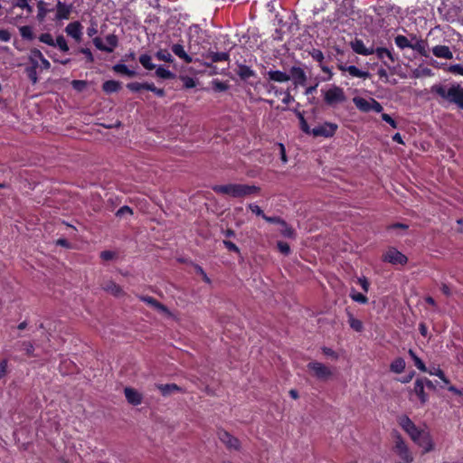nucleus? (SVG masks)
<instances>
[{
	"label": "nucleus",
	"mask_w": 463,
	"mask_h": 463,
	"mask_svg": "<svg viewBox=\"0 0 463 463\" xmlns=\"http://www.w3.org/2000/svg\"><path fill=\"white\" fill-rule=\"evenodd\" d=\"M37 8H38L37 19L40 22H43L44 20V18L46 17L47 14L49 13V10L46 9L45 3L43 0H41L37 3Z\"/></svg>",
	"instance_id": "nucleus-43"
},
{
	"label": "nucleus",
	"mask_w": 463,
	"mask_h": 463,
	"mask_svg": "<svg viewBox=\"0 0 463 463\" xmlns=\"http://www.w3.org/2000/svg\"><path fill=\"white\" fill-rule=\"evenodd\" d=\"M350 298L358 303L366 304L368 302V298L362 293L356 292L354 288L350 292Z\"/></svg>",
	"instance_id": "nucleus-44"
},
{
	"label": "nucleus",
	"mask_w": 463,
	"mask_h": 463,
	"mask_svg": "<svg viewBox=\"0 0 463 463\" xmlns=\"http://www.w3.org/2000/svg\"><path fill=\"white\" fill-rule=\"evenodd\" d=\"M155 57L165 62H173L174 59L171 53L167 50H159L156 52Z\"/></svg>",
	"instance_id": "nucleus-39"
},
{
	"label": "nucleus",
	"mask_w": 463,
	"mask_h": 463,
	"mask_svg": "<svg viewBox=\"0 0 463 463\" xmlns=\"http://www.w3.org/2000/svg\"><path fill=\"white\" fill-rule=\"evenodd\" d=\"M358 283L364 292L369 290V282L365 278H359Z\"/></svg>",
	"instance_id": "nucleus-64"
},
{
	"label": "nucleus",
	"mask_w": 463,
	"mask_h": 463,
	"mask_svg": "<svg viewBox=\"0 0 463 463\" xmlns=\"http://www.w3.org/2000/svg\"><path fill=\"white\" fill-rule=\"evenodd\" d=\"M55 42V46L59 47V49L62 52H68L69 51V46L67 44V42L65 40V38L62 36V35H59L56 40H54Z\"/></svg>",
	"instance_id": "nucleus-47"
},
{
	"label": "nucleus",
	"mask_w": 463,
	"mask_h": 463,
	"mask_svg": "<svg viewBox=\"0 0 463 463\" xmlns=\"http://www.w3.org/2000/svg\"><path fill=\"white\" fill-rule=\"evenodd\" d=\"M312 58L317 61H319V62H322L323 60H324V54L323 52L318 50V49H314L311 52H310Z\"/></svg>",
	"instance_id": "nucleus-55"
},
{
	"label": "nucleus",
	"mask_w": 463,
	"mask_h": 463,
	"mask_svg": "<svg viewBox=\"0 0 463 463\" xmlns=\"http://www.w3.org/2000/svg\"><path fill=\"white\" fill-rule=\"evenodd\" d=\"M383 260L393 265L401 264L404 265L407 263V257L395 248L389 249L383 256Z\"/></svg>",
	"instance_id": "nucleus-9"
},
{
	"label": "nucleus",
	"mask_w": 463,
	"mask_h": 463,
	"mask_svg": "<svg viewBox=\"0 0 463 463\" xmlns=\"http://www.w3.org/2000/svg\"><path fill=\"white\" fill-rule=\"evenodd\" d=\"M116 253L111 250H104L100 253V258L103 260H111L115 258Z\"/></svg>",
	"instance_id": "nucleus-59"
},
{
	"label": "nucleus",
	"mask_w": 463,
	"mask_h": 463,
	"mask_svg": "<svg viewBox=\"0 0 463 463\" xmlns=\"http://www.w3.org/2000/svg\"><path fill=\"white\" fill-rule=\"evenodd\" d=\"M172 52L181 60H183L186 63H191L193 61V58L191 55L187 54L184 51V48L182 44L176 43L172 46Z\"/></svg>",
	"instance_id": "nucleus-23"
},
{
	"label": "nucleus",
	"mask_w": 463,
	"mask_h": 463,
	"mask_svg": "<svg viewBox=\"0 0 463 463\" xmlns=\"http://www.w3.org/2000/svg\"><path fill=\"white\" fill-rule=\"evenodd\" d=\"M347 72L354 78L367 79L370 77V73L368 71H362L354 65H349L347 68Z\"/></svg>",
	"instance_id": "nucleus-27"
},
{
	"label": "nucleus",
	"mask_w": 463,
	"mask_h": 463,
	"mask_svg": "<svg viewBox=\"0 0 463 463\" xmlns=\"http://www.w3.org/2000/svg\"><path fill=\"white\" fill-rule=\"evenodd\" d=\"M260 188L256 185H249L243 184H229L216 185L213 191L217 194H227L234 198L245 197L254 194H258Z\"/></svg>",
	"instance_id": "nucleus-3"
},
{
	"label": "nucleus",
	"mask_w": 463,
	"mask_h": 463,
	"mask_svg": "<svg viewBox=\"0 0 463 463\" xmlns=\"http://www.w3.org/2000/svg\"><path fill=\"white\" fill-rule=\"evenodd\" d=\"M138 298H139V299L141 301H143V302L146 303L147 305L153 307L157 311H159L161 313H165L166 315H170V311L168 310V308L165 305H163L160 302H158L154 298L149 297V296H139Z\"/></svg>",
	"instance_id": "nucleus-15"
},
{
	"label": "nucleus",
	"mask_w": 463,
	"mask_h": 463,
	"mask_svg": "<svg viewBox=\"0 0 463 463\" xmlns=\"http://www.w3.org/2000/svg\"><path fill=\"white\" fill-rule=\"evenodd\" d=\"M43 58L42 52L38 49H32L29 53V61L32 63V66L37 68L39 66V61Z\"/></svg>",
	"instance_id": "nucleus-30"
},
{
	"label": "nucleus",
	"mask_w": 463,
	"mask_h": 463,
	"mask_svg": "<svg viewBox=\"0 0 463 463\" xmlns=\"http://www.w3.org/2000/svg\"><path fill=\"white\" fill-rule=\"evenodd\" d=\"M156 76L164 80L174 79L175 77V73L162 65L156 66Z\"/></svg>",
	"instance_id": "nucleus-29"
},
{
	"label": "nucleus",
	"mask_w": 463,
	"mask_h": 463,
	"mask_svg": "<svg viewBox=\"0 0 463 463\" xmlns=\"http://www.w3.org/2000/svg\"><path fill=\"white\" fill-rule=\"evenodd\" d=\"M248 207L256 215L261 216L262 218H263V215H265L263 213V211L260 209V207L255 203H250L248 205Z\"/></svg>",
	"instance_id": "nucleus-58"
},
{
	"label": "nucleus",
	"mask_w": 463,
	"mask_h": 463,
	"mask_svg": "<svg viewBox=\"0 0 463 463\" xmlns=\"http://www.w3.org/2000/svg\"><path fill=\"white\" fill-rule=\"evenodd\" d=\"M182 80L184 82V88H186V89L194 88L196 86V81L194 80V79H193L191 77H188V76L182 77Z\"/></svg>",
	"instance_id": "nucleus-53"
},
{
	"label": "nucleus",
	"mask_w": 463,
	"mask_h": 463,
	"mask_svg": "<svg viewBox=\"0 0 463 463\" xmlns=\"http://www.w3.org/2000/svg\"><path fill=\"white\" fill-rule=\"evenodd\" d=\"M298 118H299V123H300V128L303 132H305L306 134H311L312 135V129L309 128L307 122L306 121L304 116L302 115V113L298 112Z\"/></svg>",
	"instance_id": "nucleus-46"
},
{
	"label": "nucleus",
	"mask_w": 463,
	"mask_h": 463,
	"mask_svg": "<svg viewBox=\"0 0 463 463\" xmlns=\"http://www.w3.org/2000/svg\"><path fill=\"white\" fill-rule=\"evenodd\" d=\"M351 47H352L353 51L357 54L366 56V55H371V54L374 53V48L365 47L363 41L360 39H355L354 41L351 42Z\"/></svg>",
	"instance_id": "nucleus-13"
},
{
	"label": "nucleus",
	"mask_w": 463,
	"mask_h": 463,
	"mask_svg": "<svg viewBox=\"0 0 463 463\" xmlns=\"http://www.w3.org/2000/svg\"><path fill=\"white\" fill-rule=\"evenodd\" d=\"M427 372L430 375L438 376L445 384L449 383V379L445 376L443 371L441 369H439V367H431L430 370H427Z\"/></svg>",
	"instance_id": "nucleus-41"
},
{
	"label": "nucleus",
	"mask_w": 463,
	"mask_h": 463,
	"mask_svg": "<svg viewBox=\"0 0 463 463\" xmlns=\"http://www.w3.org/2000/svg\"><path fill=\"white\" fill-rule=\"evenodd\" d=\"M202 56L212 62L226 61L230 59V54L227 52H208Z\"/></svg>",
	"instance_id": "nucleus-16"
},
{
	"label": "nucleus",
	"mask_w": 463,
	"mask_h": 463,
	"mask_svg": "<svg viewBox=\"0 0 463 463\" xmlns=\"http://www.w3.org/2000/svg\"><path fill=\"white\" fill-rule=\"evenodd\" d=\"M399 425L410 436L411 440L421 449L423 454L435 450L436 444L430 432L418 428L408 416H401Z\"/></svg>",
	"instance_id": "nucleus-1"
},
{
	"label": "nucleus",
	"mask_w": 463,
	"mask_h": 463,
	"mask_svg": "<svg viewBox=\"0 0 463 463\" xmlns=\"http://www.w3.org/2000/svg\"><path fill=\"white\" fill-rule=\"evenodd\" d=\"M143 87H144V83H139V82H131L127 85V88L129 90L134 91V92H137V91L143 90Z\"/></svg>",
	"instance_id": "nucleus-56"
},
{
	"label": "nucleus",
	"mask_w": 463,
	"mask_h": 463,
	"mask_svg": "<svg viewBox=\"0 0 463 463\" xmlns=\"http://www.w3.org/2000/svg\"><path fill=\"white\" fill-rule=\"evenodd\" d=\"M404 369L405 361L402 357L394 359L390 365V370L395 373H401L404 371Z\"/></svg>",
	"instance_id": "nucleus-28"
},
{
	"label": "nucleus",
	"mask_w": 463,
	"mask_h": 463,
	"mask_svg": "<svg viewBox=\"0 0 463 463\" xmlns=\"http://www.w3.org/2000/svg\"><path fill=\"white\" fill-rule=\"evenodd\" d=\"M394 42H395V44L397 45V47H399L402 50H403L405 48L411 49L412 43L404 35H402V34L397 35L394 38Z\"/></svg>",
	"instance_id": "nucleus-33"
},
{
	"label": "nucleus",
	"mask_w": 463,
	"mask_h": 463,
	"mask_svg": "<svg viewBox=\"0 0 463 463\" xmlns=\"http://www.w3.org/2000/svg\"><path fill=\"white\" fill-rule=\"evenodd\" d=\"M212 85H213V88L215 91H225L229 89V85L224 82V81H221L220 80L218 79H215L212 81Z\"/></svg>",
	"instance_id": "nucleus-45"
},
{
	"label": "nucleus",
	"mask_w": 463,
	"mask_h": 463,
	"mask_svg": "<svg viewBox=\"0 0 463 463\" xmlns=\"http://www.w3.org/2000/svg\"><path fill=\"white\" fill-rule=\"evenodd\" d=\"M337 128L338 126L335 123L324 122L312 128V135L314 137H331L335 135Z\"/></svg>",
	"instance_id": "nucleus-7"
},
{
	"label": "nucleus",
	"mask_w": 463,
	"mask_h": 463,
	"mask_svg": "<svg viewBox=\"0 0 463 463\" xmlns=\"http://www.w3.org/2000/svg\"><path fill=\"white\" fill-rule=\"evenodd\" d=\"M353 102L359 110H361L363 112L370 111V107H371L370 102H372V99H365L361 97H354L353 99Z\"/></svg>",
	"instance_id": "nucleus-25"
},
{
	"label": "nucleus",
	"mask_w": 463,
	"mask_h": 463,
	"mask_svg": "<svg viewBox=\"0 0 463 463\" xmlns=\"http://www.w3.org/2000/svg\"><path fill=\"white\" fill-rule=\"evenodd\" d=\"M124 394L128 403L134 406H137L142 403L143 395L134 388L126 387L124 389Z\"/></svg>",
	"instance_id": "nucleus-11"
},
{
	"label": "nucleus",
	"mask_w": 463,
	"mask_h": 463,
	"mask_svg": "<svg viewBox=\"0 0 463 463\" xmlns=\"http://www.w3.org/2000/svg\"><path fill=\"white\" fill-rule=\"evenodd\" d=\"M237 75L243 80H246L251 77L256 75L255 71L251 70L249 66L244 64H239L236 70Z\"/></svg>",
	"instance_id": "nucleus-24"
},
{
	"label": "nucleus",
	"mask_w": 463,
	"mask_h": 463,
	"mask_svg": "<svg viewBox=\"0 0 463 463\" xmlns=\"http://www.w3.org/2000/svg\"><path fill=\"white\" fill-rule=\"evenodd\" d=\"M279 232L287 238H291L294 236V230L283 220L279 224Z\"/></svg>",
	"instance_id": "nucleus-42"
},
{
	"label": "nucleus",
	"mask_w": 463,
	"mask_h": 463,
	"mask_svg": "<svg viewBox=\"0 0 463 463\" xmlns=\"http://www.w3.org/2000/svg\"><path fill=\"white\" fill-rule=\"evenodd\" d=\"M433 76V71L427 67H419L412 71L413 78H421V77H431Z\"/></svg>",
	"instance_id": "nucleus-34"
},
{
	"label": "nucleus",
	"mask_w": 463,
	"mask_h": 463,
	"mask_svg": "<svg viewBox=\"0 0 463 463\" xmlns=\"http://www.w3.org/2000/svg\"><path fill=\"white\" fill-rule=\"evenodd\" d=\"M87 85H88V83L85 80H73L71 81V86L73 87L74 90H76L79 92L83 91L85 90V88L87 87Z\"/></svg>",
	"instance_id": "nucleus-50"
},
{
	"label": "nucleus",
	"mask_w": 463,
	"mask_h": 463,
	"mask_svg": "<svg viewBox=\"0 0 463 463\" xmlns=\"http://www.w3.org/2000/svg\"><path fill=\"white\" fill-rule=\"evenodd\" d=\"M267 75L269 77V80L275 81V82H287L290 80V76L288 73L281 71H267Z\"/></svg>",
	"instance_id": "nucleus-20"
},
{
	"label": "nucleus",
	"mask_w": 463,
	"mask_h": 463,
	"mask_svg": "<svg viewBox=\"0 0 463 463\" xmlns=\"http://www.w3.org/2000/svg\"><path fill=\"white\" fill-rule=\"evenodd\" d=\"M65 32L68 35L74 38L77 42H80L81 39L82 32L81 25L78 22L70 23L66 28Z\"/></svg>",
	"instance_id": "nucleus-17"
},
{
	"label": "nucleus",
	"mask_w": 463,
	"mask_h": 463,
	"mask_svg": "<svg viewBox=\"0 0 463 463\" xmlns=\"http://www.w3.org/2000/svg\"><path fill=\"white\" fill-rule=\"evenodd\" d=\"M432 53L437 58L450 60L453 58V52L446 45H436L432 48Z\"/></svg>",
	"instance_id": "nucleus-19"
},
{
	"label": "nucleus",
	"mask_w": 463,
	"mask_h": 463,
	"mask_svg": "<svg viewBox=\"0 0 463 463\" xmlns=\"http://www.w3.org/2000/svg\"><path fill=\"white\" fill-rule=\"evenodd\" d=\"M156 387L164 396H168L175 392L181 391V388L175 383L158 384Z\"/></svg>",
	"instance_id": "nucleus-26"
},
{
	"label": "nucleus",
	"mask_w": 463,
	"mask_h": 463,
	"mask_svg": "<svg viewBox=\"0 0 463 463\" xmlns=\"http://www.w3.org/2000/svg\"><path fill=\"white\" fill-rule=\"evenodd\" d=\"M409 354L414 362L415 366L421 372H427V367L425 366L422 360L418 357L415 352L412 349L409 350Z\"/></svg>",
	"instance_id": "nucleus-38"
},
{
	"label": "nucleus",
	"mask_w": 463,
	"mask_h": 463,
	"mask_svg": "<svg viewBox=\"0 0 463 463\" xmlns=\"http://www.w3.org/2000/svg\"><path fill=\"white\" fill-rule=\"evenodd\" d=\"M56 8H57V13H56L57 20H64V19L69 18L70 14L71 12V5H66L65 3L58 1Z\"/></svg>",
	"instance_id": "nucleus-22"
},
{
	"label": "nucleus",
	"mask_w": 463,
	"mask_h": 463,
	"mask_svg": "<svg viewBox=\"0 0 463 463\" xmlns=\"http://www.w3.org/2000/svg\"><path fill=\"white\" fill-rule=\"evenodd\" d=\"M36 69L37 68H34V66L26 68L27 76L33 84H35L38 80Z\"/></svg>",
	"instance_id": "nucleus-51"
},
{
	"label": "nucleus",
	"mask_w": 463,
	"mask_h": 463,
	"mask_svg": "<svg viewBox=\"0 0 463 463\" xmlns=\"http://www.w3.org/2000/svg\"><path fill=\"white\" fill-rule=\"evenodd\" d=\"M382 119L387 123H389L393 128H397L396 121L388 114L383 113L382 114Z\"/></svg>",
	"instance_id": "nucleus-61"
},
{
	"label": "nucleus",
	"mask_w": 463,
	"mask_h": 463,
	"mask_svg": "<svg viewBox=\"0 0 463 463\" xmlns=\"http://www.w3.org/2000/svg\"><path fill=\"white\" fill-rule=\"evenodd\" d=\"M278 249L284 255H288L289 252H290L289 245L287 242H284V241H279L278 242Z\"/></svg>",
	"instance_id": "nucleus-54"
},
{
	"label": "nucleus",
	"mask_w": 463,
	"mask_h": 463,
	"mask_svg": "<svg viewBox=\"0 0 463 463\" xmlns=\"http://www.w3.org/2000/svg\"><path fill=\"white\" fill-rule=\"evenodd\" d=\"M120 89V82L117 80H107L102 85V90L106 93L117 92Z\"/></svg>",
	"instance_id": "nucleus-31"
},
{
	"label": "nucleus",
	"mask_w": 463,
	"mask_h": 463,
	"mask_svg": "<svg viewBox=\"0 0 463 463\" xmlns=\"http://www.w3.org/2000/svg\"><path fill=\"white\" fill-rule=\"evenodd\" d=\"M102 288L106 292L117 298L122 297L125 294L122 288L112 280L105 282L102 286Z\"/></svg>",
	"instance_id": "nucleus-18"
},
{
	"label": "nucleus",
	"mask_w": 463,
	"mask_h": 463,
	"mask_svg": "<svg viewBox=\"0 0 463 463\" xmlns=\"http://www.w3.org/2000/svg\"><path fill=\"white\" fill-rule=\"evenodd\" d=\"M288 75L296 87L306 85L307 75L302 68L296 66L291 67Z\"/></svg>",
	"instance_id": "nucleus-10"
},
{
	"label": "nucleus",
	"mask_w": 463,
	"mask_h": 463,
	"mask_svg": "<svg viewBox=\"0 0 463 463\" xmlns=\"http://www.w3.org/2000/svg\"><path fill=\"white\" fill-rule=\"evenodd\" d=\"M412 40H414V43H412L411 49L421 56L428 58L430 53L427 42L422 39H418L415 35L412 36Z\"/></svg>",
	"instance_id": "nucleus-14"
},
{
	"label": "nucleus",
	"mask_w": 463,
	"mask_h": 463,
	"mask_svg": "<svg viewBox=\"0 0 463 463\" xmlns=\"http://www.w3.org/2000/svg\"><path fill=\"white\" fill-rule=\"evenodd\" d=\"M223 244L231 251L240 252L239 248L233 242L224 240Z\"/></svg>",
	"instance_id": "nucleus-63"
},
{
	"label": "nucleus",
	"mask_w": 463,
	"mask_h": 463,
	"mask_svg": "<svg viewBox=\"0 0 463 463\" xmlns=\"http://www.w3.org/2000/svg\"><path fill=\"white\" fill-rule=\"evenodd\" d=\"M22 349L28 354L32 355L33 352V345L30 342H23L22 343Z\"/></svg>",
	"instance_id": "nucleus-60"
},
{
	"label": "nucleus",
	"mask_w": 463,
	"mask_h": 463,
	"mask_svg": "<svg viewBox=\"0 0 463 463\" xmlns=\"http://www.w3.org/2000/svg\"><path fill=\"white\" fill-rule=\"evenodd\" d=\"M448 71L455 75L463 76V66L461 64H452L448 68Z\"/></svg>",
	"instance_id": "nucleus-52"
},
{
	"label": "nucleus",
	"mask_w": 463,
	"mask_h": 463,
	"mask_svg": "<svg viewBox=\"0 0 463 463\" xmlns=\"http://www.w3.org/2000/svg\"><path fill=\"white\" fill-rule=\"evenodd\" d=\"M219 439L229 449L238 450L240 449L239 439L226 431H221Z\"/></svg>",
	"instance_id": "nucleus-12"
},
{
	"label": "nucleus",
	"mask_w": 463,
	"mask_h": 463,
	"mask_svg": "<svg viewBox=\"0 0 463 463\" xmlns=\"http://www.w3.org/2000/svg\"><path fill=\"white\" fill-rule=\"evenodd\" d=\"M11 40V33L6 29H0V41L7 43Z\"/></svg>",
	"instance_id": "nucleus-57"
},
{
	"label": "nucleus",
	"mask_w": 463,
	"mask_h": 463,
	"mask_svg": "<svg viewBox=\"0 0 463 463\" xmlns=\"http://www.w3.org/2000/svg\"><path fill=\"white\" fill-rule=\"evenodd\" d=\"M325 102L331 107L345 101L346 97L344 90L338 86L333 85L326 90H322Z\"/></svg>",
	"instance_id": "nucleus-4"
},
{
	"label": "nucleus",
	"mask_w": 463,
	"mask_h": 463,
	"mask_svg": "<svg viewBox=\"0 0 463 463\" xmlns=\"http://www.w3.org/2000/svg\"><path fill=\"white\" fill-rule=\"evenodd\" d=\"M348 323L350 327L356 332H361L364 328L362 321L355 318L351 313H348Z\"/></svg>",
	"instance_id": "nucleus-36"
},
{
	"label": "nucleus",
	"mask_w": 463,
	"mask_h": 463,
	"mask_svg": "<svg viewBox=\"0 0 463 463\" xmlns=\"http://www.w3.org/2000/svg\"><path fill=\"white\" fill-rule=\"evenodd\" d=\"M308 371L318 380H328L333 373L329 367L319 362H310L307 364Z\"/></svg>",
	"instance_id": "nucleus-5"
},
{
	"label": "nucleus",
	"mask_w": 463,
	"mask_h": 463,
	"mask_svg": "<svg viewBox=\"0 0 463 463\" xmlns=\"http://www.w3.org/2000/svg\"><path fill=\"white\" fill-rule=\"evenodd\" d=\"M430 92L437 95L443 101L463 109V87L459 83L434 84L430 87Z\"/></svg>",
	"instance_id": "nucleus-2"
},
{
	"label": "nucleus",
	"mask_w": 463,
	"mask_h": 463,
	"mask_svg": "<svg viewBox=\"0 0 463 463\" xmlns=\"http://www.w3.org/2000/svg\"><path fill=\"white\" fill-rule=\"evenodd\" d=\"M132 214H133L132 209L127 205L120 207L116 213V216L118 218H124L126 216H130Z\"/></svg>",
	"instance_id": "nucleus-48"
},
{
	"label": "nucleus",
	"mask_w": 463,
	"mask_h": 463,
	"mask_svg": "<svg viewBox=\"0 0 463 463\" xmlns=\"http://www.w3.org/2000/svg\"><path fill=\"white\" fill-rule=\"evenodd\" d=\"M139 62L141 65L148 71L154 70L156 68V65L152 62V57L146 53L141 54L139 56Z\"/></svg>",
	"instance_id": "nucleus-32"
},
{
	"label": "nucleus",
	"mask_w": 463,
	"mask_h": 463,
	"mask_svg": "<svg viewBox=\"0 0 463 463\" xmlns=\"http://www.w3.org/2000/svg\"><path fill=\"white\" fill-rule=\"evenodd\" d=\"M39 40H40V42H42L47 45L55 47V42H54L52 34L49 33H42L39 37Z\"/></svg>",
	"instance_id": "nucleus-49"
},
{
	"label": "nucleus",
	"mask_w": 463,
	"mask_h": 463,
	"mask_svg": "<svg viewBox=\"0 0 463 463\" xmlns=\"http://www.w3.org/2000/svg\"><path fill=\"white\" fill-rule=\"evenodd\" d=\"M370 104H371L370 111L373 110L378 113L382 112L383 106L377 100H375L374 99H372V102H370Z\"/></svg>",
	"instance_id": "nucleus-62"
},
{
	"label": "nucleus",
	"mask_w": 463,
	"mask_h": 463,
	"mask_svg": "<svg viewBox=\"0 0 463 463\" xmlns=\"http://www.w3.org/2000/svg\"><path fill=\"white\" fill-rule=\"evenodd\" d=\"M19 32L23 39L32 41L34 38L33 28L29 25L19 27Z\"/></svg>",
	"instance_id": "nucleus-37"
},
{
	"label": "nucleus",
	"mask_w": 463,
	"mask_h": 463,
	"mask_svg": "<svg viewBox=\"0 0 463 463\" xmlns=\"http://www.w3.org/2000/svg\"><path fill=\"white\" fill-rule=\"evenodd\" d=\"M113 70L117 73L124 74L128 77H134L137 74L135 71L128 69L127 65L121 63L114 65Z\"/></svg>",
	"instance_id": "nucleus-35"
},
{
	"label": "nucleus",
	"mask_w": 463,
	"mask_h": 463,
	"mask_svg": "<svg viewBox=\"0 0 463 463\" xmlns=\"http://www.w3.org/2000/svg\"><path fill=\"white\" fill-rule=\"evenodd\" d=\"M93 43L99 50L112 52L118 45V37L115 34H109L106 36L105 43L99 37H96Z\"/></svg>",
	"instance_id": "nucleus-8"
},
{
	"label": "nucleus",
	"mask_w": 463,
	"mask_h": 463,
	"mask_svg": "<svg viewBox=\"0 0 463 463\" xmlns=\"http://www.w3.org/2000/svg\"><path fill=\"white\" fill-rule=\"evenodd\" d=\"M374 53H376L379 59L383 60L384 57H387L392 62L395 61L392 53L386 48L380 47L374 49Z\"/></svg>",
	"instance_id": "nucleus-40"
},
{
	"label": "nucleus",
	"mask_w": 463,
	"mask_h": 463,
	"mask_svg": "<svg viewBox=\"0 0 463 463\" xmlns=\"http://www.w3.org/2000/svg\"><path fill=\"white\" fill-rule=\"evenodd\" d=\"M395 453L401 458L402 463H411L413 457L405 441L398 436L394 446Z\"/></svg>",
	"instance_id": "nucleus-6"
},
{
	"label": "nucleus",
	"mask_w": 463,
	"mask_h": 463,
	"mask_svg": "<svg viewBox=\"0 0 463 463\" xmlns=\"http://www.w3.org/2000/svg\"><path fill=\"white\" fill-rule=\"evenodd\" d=\"M424 381L423 379H417L414 383L413 392L419 397L421 404H424L428 401V395L424 391Z\"/></svg>",
	"instance_id": "nucleus-21"
}]
</instances>
